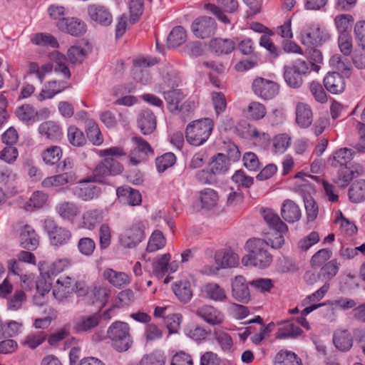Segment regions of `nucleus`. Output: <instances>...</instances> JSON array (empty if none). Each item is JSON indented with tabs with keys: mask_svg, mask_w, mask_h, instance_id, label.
<instances>
[{
	"mask_svg": "<svg viewBox=\"0 0 365 365\" xmlns=\"http://www.w3.org/2000/svg\"><path fill=\"white\" fill-rule=\"evenodd\" d=\"M356 150L343 148L335 151L329 158V162L332 167L338 168L351 165V160L356 153Z\"/></svg>",
	"mask_w": 365,
	"mask_h": 365,
	"instance_id": "nucleus-21",
	"label": "nucleus"
},
{
	"mask_svg": "<svg viewBox=\"0 0 365 365\" xmlns=\"http://www.w3.org/2000/svg\"><path fill=\"white\" fill-rule=\"evenodd\" d=\"M349 200L354 203H359L365 200V180L354 182L349 190Z\"/></svg>",
	"mask_w": 365,
	"mask_h": 365,
	"instance_id": "nucleus-43",
	"label": "nucleus"
},
{
	"mask_svg": "<svg viewBox=\"0 0 365 365\" xmlns=\"http://www.w3.org/2000/svg\"><path fill=\"white\" fill-rule=\"evenodd\" d=\"M329 63L341 72L349 71L351 67L350 61L346 58L341 57L339 54L332 56L329 60Z\"/></svg>",
	"mask_w": 365,
	"mask_h": 365,
	"instance_id": "nucleus-63",
	"label": "nucleus"
},
{
	"mask_svg": "<svg viewBox=\"0 0 365 365\" xmlns=\"http://www.w3.org/2000/svg\"><path fill=\"white\" fill-rule=\"evenodd\" d=\"M32 43L41 46H51L52 48H57L58 43L56 38L50 34L38 33L35 34L31 39Z\"/></svg>",
	"mask_w": 365,
	"mask_h": 365,
	"instance_id": "nucleus-53",
	"label": "nucleus"
},
{
	"mask_svg": "<svg viewBox=\"0 0 365 365\" xmlns=\"http://www.w3.org/2000/svg\"><path fill=\"white\" fill-rule=\"evenodd\" d=\"M56 211L63 220H72L79 214L80 209L73 202H63L56 206Z\"/></svg>",
	"mask_w": 365,
	"mask_h": 365,
	"instance_id": "nucleus-38",
	"label": "nucleus"
},
{
	"mask_svg": "<svg viewBox=\"0 0 365 365\" xmlns=\"http://www.w3.org/2000/svg\"><path fill=\"white\" fill-rule=\"evenodd\" d=\"M272 247L268 237L264 239L252 238L245 243V250L247 254L242 257V262L245 266H253L261 269L268 267L272 262V255L267 247Z\"/></svg>",
	"mask_w": 365,
	"mask_h": 365,
	"instance_id": "nucleus-1",
	"label": "nucleus"
},
{
	"mask_svg": "<svg viewBox=\"0 0 365 365\" xmlns=\"http://www.w3.org/2000/svg\"><path fill=\"white\" fill-rule=\"evenodd\" d=\"M353 23L354 18L351 14H339L334 18V24L340 34H350Z\"/></svg>",
	"mask_w": 365,
	"mask_h": 365,
	"instance_id": "nucleus-47",
	"label": "nucleus"
},
{
	"mask_svg": "<svg viewBox=\"0 0 365 365\" xmlns=\"http://www.w3.org/2000/svg\"><path fill=\"white\" fill-rule=\"evenodd\" d=\"M38 132L46 138L57 140L62 136V129L60 125L51 120L46 121L38 126Z\"/></svg>",
	"mask_w": 365,
	"mask_h": 365,
	"instance_id": "nucleus-34",
	"label": "nucleus"
},
{
	"mask_svg": "<svg viewBox=\"0 0 365 365\" xmlns=\"http://www.w3.org/2000/svg\"><path fill=\"white\" fill-rule=\"evenodd\" d=\"M216 29L215 19L208 16L197 18L191 25V30L194 35L200 38H208L213 35Z\"/></svg>",
	"mask_w": 365,
	"mask_h": 365,
	"instance_id": "nucleus-11",
	"label": "nucleus"
},
{
	"mask_svg": "<svg viewBox=\"0 0 365 365\" xmlns=\"http://www.w3.org/2000/svg\"><path fill=\"white\" fill-rule=\"evenodd\" d=\"M260 214L264 222L273 233H267L269 242L272 243V248L279 249L284 243L283 234L288 231L287 225L282 221L278 214L271 208H261Z\"/></svg>",
	"mask_w": 365,
	"mask_h": 365,
	"instance_id": "nucleus-2",
	"label": "nucleus"
},
{
	"mask_svg": "<svg viewBox=\"0 0 365 365\" xmlns=\"http://www.w3.org/2000/svg\"><path fill=\"white\" fill-rule=\"evenodd\" d=\"M187 34L182 26L174 27L168 36V44L169 47L175 48L185 42Z\"/></svg>",
	"mask_w": 365,
	"mask_h": 365,
	"instance_id": "nucleus-44",
	"label": "nucleus"
},
{
	"mask_svg": "<svg viewBox=\"0 0 365 365\" xmlns=\"http://www.w3.org/2000/svg\"><path fill=\"white\" fill-rule=\"evenodd\" d=\"M211 99L216 115H219L222 113L227 108L225 94L222 92H212Z\"/></svg>",
	"mask_w": 365,
	"mask_h": 365,
	"instance_id": "nucleus-61",
	"label": "nucleus"
},
{
	"mask_svg": "<svg viewBox=\"0 0 365 365\" xmlns=\"http://www.w3.org/2000/svg\"><path fill=\"white\" fill-rule=\"evenodd\" d=\"M103 219V213L101 210L91 209L84 212L82 215L81 227L84 229L93 230Z\"/></svg>",
	"mask_w": 365,
	"mask_h": 365,
	"instance_id": "nucleus-32",
	"label": "nucleus"
},
{
	"mask_svg": "<svg viewBox=\"0 0 365 365\" xmlns=\"http://www.w3.org/2000/svg\"><path fill=\"white\" fill-rule=\"evenodd\" d=\"M338 175L336 182L341 187L346 186L349 182L353 179L354 172L351 169V165L338 167Z\"/></svg>",
	"mask_w": 365,
	"mask_h": 365,
	"instance_id": "nucleus-60",
	"label": "nucleus"
},
{
	"mask_svg": "<svg viewBox=\"0 0 365 365\" xmlns=\"http://www.w3.org/2000/svg\"><path fill=\"white\" fill-rule=\"evenodd\" d=\"M228 166L227 157L222 153H218L210 163V169L215 175L226 172Z\"/></svg>",
	"mask_w": 365,
	"mask_h": 365,
	"instance_id": "nucleus-57",
	"label": "nucleus"
},
{
	"mask_svg": "<svg viewBox=\"0 0 365 365\" xmlns=\"http://www.w3.org/2000/svg\"><path fill=\"white\" fill-rule=\"evenodd\" d=\"M107 336L111 341L112 346L118 352L128 350L133 341L128 323L116 321L113 322L107 330Z\"/></svg>",
	"mask_w": 365,
	"mask_h": 365,
	"instance_id": "nucleus-4",
	"label": "nucleus"
},
{
	"mask_svg": "<svg viewBox=\"0 0 365 365\" xmlns=\"http://www.w3.org/2000/svg\"><path fill=\"white\" fill-rule=\"evenodd\" d=\"M312 111L304 103H299L296 108V122L302 128H308L312 123Z\"/></svg>",
	"mask_w": 365,
	"mask_h": 365,
	"instance_id": "nucleus-35",
	"label": "nucleus"
},
{
	"mask_svg": "<svg viewBox=\"0 0 365 365\" xmlns=\"http://www.w3.org/2000/svg\"><path fill=\"white\" fill-rule=\"evenodd\" d=\"M213 128L214 122L211 118H205L193 120L186 127V140L192 145L200 146L208 140Z\"/></svg>",
	"mask_w": 365,
	"mask_h": 365,
	"instance_id": "nucleus-3",
	"label": "nucleus"
},
{
	"mask_svg": "<svg viewBox=\"0 0 365 365\" xmlns=\"http://www.w3.org/2000/svg\"><path fill=\"white\" fill-rule=\"evenodd\" d=\"M88 14L91 20L102 26H108L113 22V16L105 6L93 4L88 7Z\"/></svg>",
	"mask_w": 365,
	"mask_h": 365,
	"instance_id": "nucleus-12",
	"label": "nucleus"
},
{
	"mask_svg": "<svg viewBox=\"0 0 365 365\" xmlns=\"http://www.w3.org/2000/svg\"><path fill=\"white\" fill-rule=\"evenodd\" d=\"M43 229L48 237L50 244L54 247L64 246L68 244L72 238L71 230L59 226L52 218H46L43 221Z\"/></svg>",
	"mask_w": 365,
	"mask_h": 365,
	"instance_id": "nucleus-6",
	"label": "nucleus"
},
{
	"mask_svg": "<svg viewBox=\"0 0 365 365\" xmlns=\"http://www.w3.org/2000/svg\"><path fill=\"white\" fill-rule=\"evenodd\" d=\"M322 41V31L317 26L309 27L301 34V43L311 49L320 45Z\"/></svg>",
	"mask_w": 365,
	"mask_h": 365,
	"instance_id": "nucleus-29",
	"label": "nucleus"
},
{
	"mask_svg": "<svg viewBox=\"0 0 365 365\" xmlns=\"http://www.w3.org/2000/svg\"><path fill=\"white\" fill-rule=\"evenodd\" d=\"M196 315L212 326L220 325L225 319V315L220 310L207 304L198 307Z\"/></svg>",
	"mask_w": 365,
	"mask_h": 365,
	"instance_id": "nucleus-14",
	"label": "nucleus"
},
{
	"mask_svg": "<svg viewBox=\"0 0 365 365\" xmlns=\"http://www.w3.org/2000/svg\"><path fill=\"white\" fill-rule=\"evenodd\" d=\"M170 260V255L164 254L158 257L153 263V273L158 277H162L168 271V264Z\"/></svg>",
	"mask_w": 365,
	"mask_h": 365,
	"instance_id": "nucleus-55",
	"label": "nucleus"
},
{
	"mask_svg": "<svg viewBox=\"0 0 365 365\" xmlns=\"http://www.w3.org/2000/svg\"><path fill=\"white\" fill-rule=\"evenodd\" d=\"M282 217L289 223L299 220L302 213L299 207L292 200H284L281 207Z\"/></svg>",
	"mask_w": 365,
	"mask_h": 365,
	"instance_id": "nucleus-26",
	"label": "nucleus"
},
{
	"mask_svg": "<svg viewBox=\"0 0 365 365\" xmlns=\"http://www.w3.org/2000/svg\"><path fill=\"white\" fill-rule=\"evenodd\" d=\"M340 264L336 259H332L325 263L320 269L322 280L327 283L334 278L339 272Z\"/></svg>",
	"mask_w": 365,
	"mask_h": 365,
	"instance_id": "nucleus-46",
	"label": "nucleus"
},
{
	"mask_svg": "<svg viewBox=\"0 0 365 365\" xmlns=\"http://www.w3.org/2000/svg\"><path fill=\"white\" fill-rule=\"evenodd\" d=\"M116 193L120 200L125 204L136 206L139 205L142 202L141 195L139 191L130 187H118Z\"/></svg>",
	"mask_w": 365,
	"mask_h": 365,
	"instance_id": "nucleus-30",
	"label": "nucleus"
},
{
	"mask_svg": "<svg viewBox=\"0 0 365 365\" xmlns=\"http://www.w3.org/2000/svg\"><path fill=\"white\" fill-rule=\"evenodd\" d=\"M215 261L222 268L232 267L237 264L238 257L231 252H220L216 254Z\"/></svg>",
	"mask_w": 365,
	"mask_h": 365,
	"instance_id": "nucleus-49",
	"label": "nucleus"
},
{
	"mask_svg": "<svg viewBox=\"0 0 365 365\" xmlns=\"http://www.w3.org/2000/svg\"><path fill=\"white\" fill-rule=\"evenodd\" d=\"M91 180H84L75 188V195L83 200H91L98 197L101 194V188L93 183Z\"/></svg>",
	"mask_w": 365,
	"mask_h": 365,
	"instance_id": "nucleus-23",
	"label": "nucleus"
},
{
	"mask_svg": "<svg viewBox=\"0 0 365 365\" xmlns=\"http://www.w3.org/2000/svg\"><path fill=\"white\" fill-rule=\"evenodd\" d=\"M49 58L53 64L56 73H61L65 78H70L71 72L66 66L67 59L65 56L55 51L50 53Z\"/></svg>",
	"mask_w": 365,
	"mask_h": 365,
	"instance_id": "nucleus-36",
	"label": "nucleus"
},
{
	"mask_svg": "<svg viewBox=\"0 0 365 365\" xmlns=\"http://www.w3.org/2000/svg\"><path fill=\"white\" fill-rule=\"evenodd\" d=\"M73 165V160L71 158H66L63 162L57 165L56 169L57 173H63L46 178L41 182L42 186L44 187H58L74 182L76 180V175L72 171Z\"/></svg>",
	"mask_w": 365,
	"mask_h": 365,
	"instance_id": "nucleus-5",
	"label": "nucleus"
},
{
	"mask_svg": "<svg viewBox=\"0 0 365 365\" xmlns=\"http://www.w3.org/2000/svg\"><path fill=\"white\" fill-rule=\"evenodd\" d=\"M96 248L94 240L90 237H82L78 242L79 252L85 256H91Z\"/></svg>",
	"mask_w": 365,
	"mask_h": 365,
	"instance_id": "nucleus-64",
	"label": "nucleus"
},
{
	"mask_svg": "<svg viewBox=\"0 0 365 365\" xmlns=\"http://www.w3.org/2000/svg\"><path fill=\"white\" fill-rule=\"evenodd\" d=\"M267 113L265 106L259 102H252L247 107V115L254 119L259 120L264 118Z\"/></svg>",
	"mask_w": 365,
	"mask_h": 365,
	"instance_id": "nucleus-62",
	"label": "nucleus"
},
{
	"mask_svg": "<svg viewBox=\"0 0 365 365\" xmlns=\"http://www.w3.org/2000/svg\"><path fill=\"white\" fill-rule=\"evenodd\" d=\"M73 279L69 277H61L57 279L53 289V297L59 302H63L73 292Z\"/></svg>",
	"mask_w": 365,
	"mask_h": 365,
	"instance_id": "nucleus-22",
	"label": "nucleus"
},
{
	"mask_svg": "<svg viewBox=\"0 0 365 365\" xmlns=\"http://www.w3.org/2000/svg\"><path fill=\"white\" fill-rule=\"evenodd\" d=\"M58 28L72 36H79L86 31V24L77 18H63L57 22Z\"/></svg>",
	"mask_w": 365,
	"mask_h": 365,
	"instance_id": "nucleus-18",
	"label": "nucleus"
},
{
	"mask_svg": "<svg viewBox=\"0 0 365 365\" xmlns=\"http://www.w3.org/2000/svg\"><path fill=\"white\" fill-rule=\"evenodd\" d=\"M122 165L112 158H106L93 170V181L101 182L102 178L117 175L123 171Z\"/></svg>",
	"mask_w": 365,
	"mask_h": 365,
	"instance_id": "nucleus-10",
	"label": "nucleus"
},
{
	"mask_svg": "<svg viewBox=\"0 0 365 365\" xmlns=\"http://www.w3.org/2000/svg\"><path fill=\"white\" fill-rule=\"evenodd\" d=\"M138 125L144 135L150 134L156 128V118L150 110H142L138 117Z\"/></svg>",
	"mask_w": 365,
	"mask_h": 365,
	"instance_id": "nucleus-28",
	"label": "nucleus"
},
{
	"mask_svg": "<svg viewBox=\"0 0 365 365\" xmlns=\"http://www.w3.org/2000/svg\"><path fill=\"white\" fill-rule=\"evenodd\" d=\"M16 115L20 120L29 123L35 121L38 112L31 106L24 104L16 109Z\"/></svg>",
	"mask_w": 365,
	"mask_h": 365,
	"instance_id": "nucleus-52",
	"label": "nucleus"
},
{
	"mask_svg": "<svg viewBox=\"0 0 365 365\" xmlns=\"http://www.w3.org/2000/svg\"><path fill=\"white\" fill-rule=\"evenodd\" d=\"M176 162V157L172 153H166L157 158L155 164L159 173H163L168 168L172 167Z\"/></svg>",
	"mask_w": 365,
	"mask_h": 365,
	"instance_id": "nucleus-58",
	"label": "nucleus"
},
{
	"mask_svg": "<svg viewBox=\"0 0 365 365\" xmlns=\"http://www.w3.org/2000/svg\"><path fill=\"white\" fill-rule=\"evenodd\" d=\"M47 199L48 196L46 193L36 191L31 195L29 202L26 203L25 209L26 211H32L34 208H41L46 204Z\"/></svg>",
	"mask_w": 365,
	"mask_h": 365,
	"instance_id": "nucleus-51",
	"label": "nucleus"
},
{
	"mask_svg": "<svg viewBox=\"0 0 365 365\" xmlns=\"http://www.w3.org/2000/svg\"><path fill=\"white\" fill-rule=\"evenodd\" d=\"M21 246L27 250H35L39 245V237L35 230L29 225H24L20 232Z\"/></svg>",
	"mask_w": 365,
	"mask_h": 365,
	"instance_id": "nucleus-20",
	"label": "nucleus"
},
{
	"mask_svg": "<svg viewBox=\"0 0 365 365\" xmlns=\"http://www.w3.org/2000/svg\"><path fill=\"white\" fill-rule=\"evenodd\" d=\"M132 141L136 145V147L129 155L130 163L133 165H138L140 162L145 160L149 154H153V150L150 144L142 138L133 137Z\"/></svg>",
	"mask_w": 365,
	"mask_h": 365,
	"instance_id": "nucleus-13",
	"label": "nucleus"
},
{
	"mask_svg": "<svg viewBox=\"0 0 365 365\" xmlns=\"http://www.w3.org/2000/svg\"><path fill=\"white\" fill-rule=\"evenodd\" d=\"M173 290L175 296L183 302H187L192 297L190 283L187 281L176 282L173 285Z\"/></svg>",
	"mask_w": 365,
	"mask_h": 365,
	"instance_id": "nucleus-40",
	"label": "nucleus"
},
{
	"mask_svg": "<svg viewBox=\"0 0 365 365\" xmlns=\"http://www.w3.org/2000/svg\"><path fill=\"white\" fill-rule=\"evenodd\" d=\"M205 296L213 301L225 302L227 295L225 289L216 283H207L204 286Z\"/></svg>",
	"mask_w": 365,
	"mask_h": 365,
	"instance_id": "nucleus-37",
	"label": "nucleus"
},
{
	"mask_svg": "<svg viewBox=\"0 0 365 365\" xmlns=\"http://www.w3.org/2000/svg\"><path fill=\"white\" fill-rule=\"evenodd\" d=\"M145 224L141 221L133 223L120 236V243L125 248H133L145 238Z\"/></svg>",
	"mask_w": 365,
	"mask_h": 365,
	"instance_id": "nucleus-8",
	"label": "nucleus"
},
{
	"mask_svg": "<svg viewBox=\"0 0 365 365\" xmlns=\"http://www.w3.org/2000/svg\"><path fill=\"white\" fill-rule=\"evenodd\" d=\"M63 155L62 149L57 145H52L41 153L43 162L48 165H54L59 163Z\"/></svg>",
	"mask_w": 365,
	"mask_h": 365,
	"instance_id": "nucleus-42",
	"label": "nucleus"
},
{
	"mask_svg": "<svg viewBox=\"0 0 365 365\" xmlns=\"http://www.w3.org/2000/svg\"><path fill=\"white\" fill-rule=\"evenodd\" d=\"M213 335L222 350L228 351L231 349L233 341L232 337L227 333L221 329H215Z\"/></svg>",
	"mask_w": 365,
	"mask_h": 365,
	"instance_id": "nucleus-59",
	"label": "nucleus"
},
{
	"mask_svg": "<svg viewBox=\"0 0 365 365\" xmlns=\"http://www.w3.org/2000/svg\"><path fill=\"white\" fill-rule=\"evenodd\" d=\"M68 87L69 85L66 81H49L43 84L41 92L36 96V99L40 102L46 99H51Z\"/></svg>",
	"mask_w": 365,
	"mask_h": 365,
	"instance_id": "nucleus-16",
	"label": "nucleus"
},
{
	"mask_svg": "<svg viewBox=\"0 0 365 365\" xmlns=\"http://www.w3.org/2000/svg\"><path fill=\"white\" fill-rule=\"evenodd\" d=\"M199 200L201 202V207L210 210L215 207L218 202L217 192L210 188H205L199 193Z\"/></svg>",
	"mask_w": 365,
	"mask_h": 365,
	"instance_id": "nucleus-39",
	"label": "nucleus"
},
{
	"mask_svg": "<svg viewBox=\"0 0 365 365\" xmlns=\"http://www.w3.org/2000/svg\"><path fill=\"white\" fill-rule=\"evenodd\" d=\"M86 135L93 145L99 146L103 143V137L98 124L93 120L86 122Z\"/></svg>",
	"mask_w": 365,
	"mask_h": 365,
	"instance_id": "nucleus-41",
	"label": "nucleus"
},
{
	"mask_svg": "<svg viewBox=\"0 0 365 365\" xmlns=\"http://www.w3.org/2000/svg\"><path fill=\"white\" fill-rule=\"evenodd\" d=\"M209 47L217 56L227 55L235 50V43L230 38H215L210 41Z\"/></svg>",
	"mask_w": 365,
	"mask_h": 365,
	"instance_id": "nucleus-27",
	"label": "nucleus"
},
{
	"mask_svg": "<svg viewBox=\"0 0 365 365\" xmlns=\"http://www.w3.org/2000/svg\"><path fill=\"white\" fill-rule=\"evenodd\" d=\"M232 295L236 300L242 303H247L250 301L248 283L243 276H236L232 281Z\"/></svg>",
	"mask_w": 365,
	"mask_h": 365,
	"instance_id": "nucleus-17",
	"label": "nucleus"
},
{
	"mask_svg": "<svg viewBox=\"0 0 365 365\" xmlns=\"http://www.w3.org/2000/svg\"><path fill=\"white\" fill-rule=\"evenodd\" d=\"M67 134L69 143L73 146L81 147L86 143L84 133L76 126H69Z\"/></svg>",
	"mask_w": 365,
	"mask_h": 365,
	"instance_id": "nucleus-50",
	"label": "nucleus"
},
{
	"mask_svg": "<svg viewBox=\"0 0 365 365\" xmlns=\"http://www.w3.org/2000/svg\"><path fill=\"white\" fill-rule=\"evenodd\" d=\"M165 356L160 350H155L153 352L143 356L140 365H164Z\"/></svg>",
	"mask_w": 365,
	"mask_h": 365,
	"instance_id": "nucleus-56",
	"label": "nucleus"
},
{
	"mask_svg": "<svg viewBox=\"0 0 365 365\" xmlns=\"http://www.w3.org/2000/svg\"><path fill=\"white\" fill-rule=\"evenodd\" d=\"M345 84L344 77L339 72L329 73L324 78L326 89L334 94L343 92Z\"/></svg>",
	"mask_w": 365,
	"mask_h": 365,
	"instance_id": "nucleus-25",
	"label": "nucleus"
},
{
	"mask_svg": "<svg viewBox=\"0 0 365 365\" xmlns=\"http://www.w3.org/2000/svg\"><path fill=\"white\" fill-rule=\"evenodd\" d=\"M183 93L178 89L170 90L164 93V98L168 104V108L171 112L179 110V106L183 99Z\"/></svg>",
	"mask_w": 365,
	"mask_h": 365,
	"instance_id": "nucleus-45",
	"label": "nucleus"
},
{
	"mask_svg": "<svg viewBox=\"0 0 365 365\" xmlns=\"http://www.w3.org/2000/svg\"><path fill=\"white\" fill-rule=\"evenodd\" d=\"M302 333V329L295 322L292 320H287L281 323V327L276 334V338L280 339H294L300 336Z\"/></svg>",
	"mask_w": 365,
	"mask_h": 365,
	"instance_id": "nucleus-31",
	"label": "nucleus"
},
{
	"mask_svg": "<svg viewBox=\"0 0 365 365\" xmlns=\"http://www.w3.org/2000/svg\"><path fill=\"white\" fill-rule=\"evenodd\" d=\"M103 276L113 287L120 289L128 285L131 282V277L125 272H118L110 268L103 271Z\"/></svg>",
	"mask_w": 365,
	"mask_h": 365,
	"instance_id": "nucleus-24",
	"label": "nucleus"
},
{
	"mask_svg": "<svg viewBox=\"0 0 365 365\" xmlns=\"http://www.w3.org/2000/svg\"><path fill=\"white\" fill-rule=\"evenodd\" d=\"M332 341L335 348L341 352L349 351L354 344L353 336L346 329H336L333 334Z\"/></svg>",
	"mask_w": 365,
	"mask_h": 365,
	"instance_id": "nucleus-19",
	"label": "nucleus"
},
{
	"mask_svg": "<svg viewBox=\"0 0 365 365\" xmlns=\"http://www.w3.org/2000/svg\"><path fill=\"white\" fill-rule=\"evenodd\" d=\"M309 69V64L304 60L297 59L292 64L284 66V78L288 86L298 88L303 83L302 76Z\"/></svg>",
	"mask_w": 365,
	"mask_h": 365,
	"instance_id": "nucleus-7",
	"label": "nucleus"
},
{
	"mask_svg": "<svg viewBox=\"0 0 365 365\" xmlns=\"http://www.w3.org/2000/svg\"><path fill=\"white\" fill-rule=\"evenodd\" d=\"M252 90L258 97L264 100H270L278 95L279 86L272 81L257 78L252 83Z\"/></svg>",
	"mask_w": 365,
	"mask_h": 365,
	"instance_id": "nucleus-9",
	"label": "nucleus"
},
{
	"mask_svg": "<svg viewBox=\"0 0 365 365\" xmlns=\"http://www.w3.org/2000/svg\"><path fill=\"white\" fill-rule=\"evenodd\" d=\"M157 63L155 59H150L146 58H140L134 61V66H135V78L137 81L145 84L150 80V75L147 70H143L141 68H146L153 66Z\"/></svg>",
	"mask_w": 365,
	"mask_h": 365,
	"instance_id": "nucleus-33",
	"label": "nucleus"
},
{
	"mask_svg": "<svg viewBox=\"0 0 365 365\" xmlns=\"http://www.w3.org/2000/svg\"><path fill=\"white\" fill-rule=\"evenodd\" d=\"M166 240L160 230L154 231L149 238L146 250L148 252H156L165 246Z\"/></svg>",
	"mask_w": 365,
	"mask_h": 365,
	"instance_id": "nucleus-48",
	"label": "nucleus"
},
{
	"mask_svg": "<svg viewBox=\"0 0 365 365\" xmlns=\"http://www.w3.org/2000/svg\"><path fill=\"white\" fill-rule=\"evenodd\" d=\"M290 144L291 138L287 134H279L272 139V151L275 154H282Z\"/></svg>",
	"mask_w": 365,
	"mask_h": 365,
	"instance_id": "nucleus-54",
	"label": "nucleus"
},
{
	"mask_svg": "<svg viewBox=\"0 0 365 365\" xmlns=\"http://www.w3.org/2000/svg\"><path fill=\"white\" fill-rule=\"evenodd\" d=\"M101 319L98 313L81 316L74 320L73 329L78 334L90 333L98 326Z\"/></svg>",
	"mask_w": 365,
	"mask_h": 365,
	"instance_id": "nucleus-15",
	"label": "nucleus"
}]
</instances>
